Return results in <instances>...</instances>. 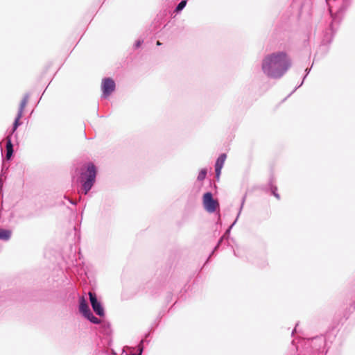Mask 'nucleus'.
I'll return each instance as SVG.
<instances>
[{"label": "nucleus", "instance_id": "f257e3e1", "mask_svg": "<svg viewBox=\"0 0 355 355\" xmlns=\"http://www.w3.org/2000/svg\"><path fill=\"white\" fill-rule=\"evenodd\" d=\"M291 65V60L286 52L277 51L264 56L261 70L268 78L278 80L284 76Z\"/></svg>", "mask_w": 355, "mask_h": 355}, {"label": "nucleus", "instance_id": "f03ea898", "mask_svg": "<svg viewBox=\"0 0 355 355\" xmlns=\"http://www.w3.org/2000/svg\"><path fill=\"white\" fill-rule=\"evenodd\" d=\"M96 167L92 162L88 163L85 170L81 172L80 179L85 195H87L94 186L96 182Z\"/></svg>", "mask_w": 355, "mask_h": 355}, {"label": "nucleus", "instance_id": "7ed1b4c3", "mask_svg": "<svg viewBox=\"0 0 355 355\" xmlns=\"http://www.w3.org/2000/svg\"><path fill=\"white\" fill-rule=\"evenodd\" d=\"M202 203L205 209L209 213H214L219 207V202L213 198L211 192H207L203 195Z\"/></svg>", "mask_w": 355, "mask_h": 355}, {"label": "nucleus", "instance_id": "20e7f679", "mask_svg": "<svg viewBox=\"0 0 355 355\" xmlns=\"http://www.w3.org/2000/svg\"><path fill=\"white\" fill-rule=\"evenodd\" d=\"M28 99H29V94H26L19 104L17 114V116L15 119L14 123L12 124V130H11L10 135H12L17 130L18 127L21 125L20 119L22 117L24 108L26 106Z\"/></svg>", "mask_w": 355, "mask_h": 355}, {"label": "nucleus", "instance_id": "39448f33", "mask_svg": "<svg viewBox=\"0 0 355 355\" xmlns=\"http://www.w3.org/2000/svg\"><path fill=\"white\" fill-rule=\"evenodd\" d=\"M115 88L116 84L113 79L111 78H103L101 84L102 97L107 98L115 90Z\"/></svg>", "mask_w": 355, "mask_h": 355}, {"label": "nucleus", "instance_id": "423d86ee", "mask_svg": "<svg viewBox=\"0 0 355 355\" xmlns=\"http://www.w3.org/2000/svg\"><path fill=\"white\" fill-rule=\"evenodd\" d=\"M329 11L331 13V16L332 18V21L330 24V30L331 31V38L327 40L328 42H330L331 41L332 37L336 31V28H334V24L338 25L341 21V15L343 12H344V8L343 6H341L335 13L332 12V7L329 8Z\"/></svg>", "mask_w": 355, "mask_h": 355}, {"label": "nucleus", "instance_id": "0eeeda50", "mask_svg": "<svg viewBox=\"0 0 355 355\" xmlns=\"http://www.w3.org/2000/svg\"><path fill=\"white\" fill-rule=\"evenodd\" d=\"M89 297L93 311L100 317L105 315L104 308L94 293L89 292Z\"/></svg>", "mask_w": 355, "mask_h": 355}, {"label": "nucleus", "instance_id": "6e6552de", "mask_svg": "<svg viewBox=\"0 0 355 355\" xmlns=\"http://www.w3.org/2000/svg\"><path fill=\"white\" fill-rule=\"evenodd\" d=\"M6 158L8 160H10L13 155L14 150H13V144L12 143L11 135H8L6 137Z\"/></svg>", "mask_w": 355, "mask_h": 355}, {"label": "nucleus", "instance_id": "1a4fd4ad", "mask_svg": "<svg viewBox=\"0 0 355 355\" xmlns=\"http://www.w3.org/2000/svg\"><path fill=\"white\" fill-rule=\"evenodd\" d=\"M89 311L90 309L85 299L83 297H80L79 300V311L82 313V315H84Z\"/></svg>", "mask_w": 355, "mask_h": 355}, {"label": "nucleus", "instance_id": "9d476101", "mask_svg": "<svg viewBox=\"0 0 355 355\" xmlns=\"http://www.w3.org/2000/svg\"><path fill=\"white\" fill-rule=\"evenodd\" d=\"M101 331L105 335H110L112 332L111 324L107 321H101L100 323Z\"/></svg>", "mask_w": 355, "mask_h": 355}, {"label": "nucleus", "instance_id": "9b49d317", "mask_svg": "<svg viewBox=\"0 0 355 355\" xmlns=\"http://www.w3.org/2000/svg\"><path fill=\"white\" fill-rule=\"evenodd\" d=\"M86 319L93 324H100L101 320L94 315L91 310L83 315Z\"/></svg>", "mask_w": 355, "mask_h": 355}, {"label": "nucleus", "instance_id": "f8f14e48", "mask_svg": "<svg viewBox=\"0 0 355 355\" xmlns=\"http://www.w3.org/2000/svg\"><path fill=\"white\" fill-rule=\"evenodd\" d=\"M312 345H318V349L321 348L322 346L325 344V338L323 336H317L312 338Z\"/></svg>", "mask_w": 355, "mask_h": 355}, {"label": "nucleus", "instance_id": "ddd939ff", "mask_svg": "<svg viewBox=\"0 0 355 355\" xmlns=\"http://www.w3.org/2000/svg\"><path fill=\"white\" fill-rule=\"evenodd\" d=\"M12 232L9 230L0 228V239L2 241H7L10 240L11 237Z\"/></svg>", "mask_w": 355, "mask_h": 355}, {"label": "nucleus", "instance_id": "4468645a", "mask_svg": "<svg viewBox=\"0 0 355 355\" xmlns=\"http://www.w3.org/2000/svg\"><path fill=\"white\" fill-rule=\"evenodd\" d=\"M244 202H245V198H243L242 200V202H241V207H240V209H239V214H238V216L237 217H239V216L241 214V211L242 210V208H243V204H244ZM237 218H236V220L233 222V223L227 228V230L225 231V232L224 233V234L223 235L225 238H227L230 233V231L232 228V227L235 225V223H236V220H237Z\"/></svg>", "mask_w": 355, "mask_h": 355}, {"label": "nucleus", "instance_id": "2eb2a0df", "mask_svg": "<svg viewBox=\"0 0 355 355\" xmlns=\"http://www.w3.org/2000/svg\"><path fill=\"white\" fill-rule=\"evenodd\" d=\"M226 158L227 155L225 153L220 154L216 161L215 166L223 168Z\"/></svg>", "mask_w": 355, "mask_h": 355}, {"label": "nucleus", "instance_id": "dca6fc26", "mask_svg": "<svg viewBox=\"0 0 355 355\" xmlns=\"http://www.w3.org/2000/svg\"><path fill=\"white\" fill-rule=\"evenodd\" d=\"M187 0H182L175 7V12L179 13L181 12L186 6Z\"/></svg>", "mask_w": 355, "mask_h": 355}, {"label": "nucleus", "instance_id": "f3484780", "mask_svg": "<svg viewBox=\"0 0 355 355\" xmlns=\"http://www.w3.org/2000/svg\"><path fill=\"white\" fill-rule=\"evenodd\" d=\"M207 173V170L206 168L201 169L200 171L199 172L197 180L198 181L204 180L206 178Z\"/></svg>", "mask_w": 355, "mask_h": 355}, {"label": "nucleus", "instance_id": "a211bd4d", "mask_svg": "<svg viewBox=\"0 0 355 355\" xmlns=\"http://www.w3.org/2000/svg\"><path fill=\"white\" fill-rule=\"evenodd\" d=\"M143 343H144V340H141L137 346V352H138L137 353H132V354H126V355H141L143 353V351H144Z\"/></svg>", "mask_w": 355, "mask_h": 355}, {"label": "nucleus", "instance_id": "6ab92c4d", "mask_svg": "<svg viewBox=\"0 0 355 355\" xmlns=\"http://www.w3.org/2000/svg\"><path fill=\"white\" fill-rule=\"evenodd\" d=\"M310 71H311V69H308V68L306 69V70H305L306 74L304 76L302 81L298 86L295 87V89L288 94V97L290 96L292 94H293L300 87H301L303 85L304 80L306 78V77L307 76V75L309 73Z\"/></svg>", "mask_w": 355, "mask_h": 355}, {"label": "nucleus", "instance_id": "aec40b11", "mask_svg": "<svg viewBox=\"0 0 355 355\" xmlns=\"http://www.w3.org/2000/svg\"><path fill=\"white\" fill-rule=\"evenodd\" d=\"M270 190H271V193L277 199V200H279L280 199V196L279 194L277 193V187L276 186H273L271 184V187H270Z\"/></svg>", "mask_w": 355, "mask_h": 355}, {"label": "nucleus", "instance_id": "412c9836", "mask_svg": "<svg viewBox=\"0 0 355 355\" xmlns=\"http://www.w3.org/2000/svg\"><path fill=\"white\" fill-rule=\"evenodd\" d=\"M225 238L222 236L220 237V239H219V241H218V243L217 245L215 246L214 249L212 250L211 253L210 254L209 257H210L214 253V251L220 246V243H222L223 240L225 239ZM209 258H208L207 259H209ZM208 260H207V261Z\"/></svg>", "mask_w": 355, "mask_h": 355}, {"label": "nucleus", "instance_id": "4be33fe9", "mask_svg": "<svg viewBox=\"0 0 355 355\" xmlns=\"http://www.w3.org/2000/svg\"><path fill=\"white\" fill-rule=\"evenodd\" d=\"M222 168L215 166L216 178L219 179Z\"/></svg>", "mask_w": 355, "mask_h": 355}, {"label": "nucleus", "instance_id": "5701e85b", "mask_svg": "<svg viewBox=\"0 0 355 355\" xmlns=\"http://www.w3.org/2000/svg\"><path fill=\"white\" fill-rule=\"evenodd\" d=\"M143 42V40H137L134 44L135 49L139 48Z\"/></svg>", "mask_w": 355, "mask_h": 355}, {"label": "nucleus", "instance_id": "b1692460", "mask_svg": "<svg viewBox=\"0 0 355 355\" xmlns=\"http://www.w3.org/2000/svg\"><path fill=\"white\" fill-rule=\"evenodd\" d=\"M69 202H70L71 204H72V205H76V202H75V201H73V200H69Z\"/></svg>", "mask_w": 355, "mask_h": 355}, {"label": "nucleus", "instance_id": "393cba45", "mask_svg": "<svg viewBox=\"0 0 355 355\" xmlns=\"http://www.w3.org/2000/svg\"><path fill=\"white\" fill-rule=\"evenodd\" d=\"M297 325H298V324H296V326H295V329L292 331V334H293L294 332L296 331V328H297Z\"/></svg>", "mask_w": 355, "mask_h": 355}, {"label": "nucleus", "instance_id": "a878e982", "mask_svg": "<svg viewBox=\"0 0 355 355\" xmlns=\"http://www.w3.org/2000/svg\"><path fill=\"white\" fill-rule=\"evenodd\" d=\"M157 45H158V46L161 45V43H160V42H159V41H157Z\"/></svg>", "mask_w": 355, "mask_h": 355}]
</instances>
